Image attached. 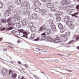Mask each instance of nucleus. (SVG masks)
Masks as SVG:
<instances>
[{
    "mask_svg": "<svg viewBox=\"0 0 79 79\" xmlns=\"http://www.w3.org/2000/svg\"><path fill=\"white\" fill-rule=\"evenodd\" d=\"M12 15L13 16H15V17H10L7 20V23H8V26L12 25V23H15L16 21V18L18 17V12L16 10H14V12L12 14Z\"/></svg>",
    "mask_w": 79,
    "mask_h": 79,
    "instance_id": "nucleus-1",
    "label": "nucleus"
},
{
    "mask_svg": "<svg viewBox=\"0 0 79 79\" xmlns=\"http://www.w3.org/2000/svg\"><path fill=\"white\" fill-rule=\"evenodd\" d=\"M20 32H22V33L23 35L21 36V37H24V38H26V39H27L28 38V37H27L28 33L26 31H23V30H21L19 31H16L15 32V34L17 35H19L20 34Z\"/></svg>",
    "mask_w": 79,
    "mask_h": 79,
    "instance_id": "nucleus-2",
    "label": "nucleus"
},
{
    "mask_svg": "<svg viewBox=\"0 0 79 79\" xmlns=\"http://www.w3.org/2000/svg\"><path fill=\"white\" fill-rule=\"evenodd\" d=\"M21 6L22 7H25L28 10L30 9V5L27 3L26 1H23V3L21 5Z\"/></svg>",
    "mask_w": 79,
    "mask_h": 79,
    "instance_id": "nucleus-3",
    "label": "nucleus"
},
{
    "mask_svg": "<svg viewBox=\"0 0 79 79\" xmlns=\"http://www.w3.org/2000/svg\"><path fill=\"white\" fill-rule=\"evenodd\" d=\"M47 27L45 25H43L42 27H41L39 30H38V32H40L42 31H45V30H47Z\"/></svg>",
    "mask_w": 79,
    "mask_h": 79,
    "instance_id": "nucleus-4",
    "label": "nucleus"
},
{
    "mask_svg": "<svg viewBox=\"0 0 79 79\" xmlns=\"http://www.w3.org/2000/svg\"><path fill=\"white\" fill-rule=\"evenodd\" d=\"M70 0H67V1H63L61 2V4L62 5H64V4L65 5H68V4H69L70 3Z\"/></svg>",
    "mask_w": 79,
    "mask_h": 79,
    "instance_id": "nucleus-5",
    "label": "nucleus"
},
{
    "mask_svg": "<svg viewBox=\"0 0 79 79\" xmlns=\"http://www.w3.org/2000/svg\"><path fill=\"white\" fill-rule=\"evenodd\" d=\"M2 72L3 75L5 76L8 73V70L7 69H2Z\"/></svg>",
    "mask_w": 79,
    "mask_h": 79,
    "instance_id": "nucleus-6",
    "label": "nucleus"
},
{
    "mask_svg": "<svg viewBox=\"0 0 79 79\" xmlns=\"http://www.w3.org/2000/svg\"><path fill=\"white\" fill-rule=\"evenodd\" d=\"M40 6V2L39 1L35 2L34 3V6H35V7H39Z\"/></svg>",
    "mask_w": 79,
    "mask_h": 79,
    "instance_id": "nucleus-7",
    "label": "nucleus"
},
{
    "mask_svg": "<svg viewBox=\"0 0 79 79\" xmlns=\"http://www.w3.org/2000/svg\"><path fill=\"white\" fill-rule=\"evenodd\" d=\"M10 12H11V11H10L8 10H6L4 14L5 16H8L10 14Z\"/></svg>",
    "mask_w": 79,
    "mask_h": 79,
    "instance_id": "nucleus-8",
    "label": "nucleus"
},
{
    "mask_svg": "<svg viewBox=\"0 0 79 79\" xmlns=\"http://www.w3.org/2000/svg\"><path fill=\"white\" fill-rule=\"evenodd\" d=\"M46 6L49 8H52L53 7V5L50 3H48L46 5Z\"/></svg>",
    "mask_w": 79,
    "mask_h": 79,
    "instance_id": "nucleus-9",
    "label": "nucleus"
},
{
    "mask_svg": "<svg viewBox=\"0 0 79 79\" xmlns=\"http://www.w3.org/2000/svg\"><path fill=\"white\" fill-rule=\"evenodd\" d=\"M30 29L32 32H35L36 31V28L34 26L31 27Z\"/></svg>",
    "mask_w": 79,
    "mask_h": 79,
    "instance_id": "nucleus-10",
    "label": "nucleus"
},
{
    "mask_svg": "<svg viewBox=\"0 0 79 79\" xmlns=\"http://www.w3.org/2000/svg\"><path fill=\"white\" fill-rule=\"evenodd\" d=\"M32 18L33 19H36L37 18V15L35 13H33L32 15Z\"/></svg>",
    "mask_w": 79,
    "mask_h": 79,
    "instance_id": "nucleus-11",
    "label": "nucleus"
},
{
    "mask_svg": "<svg viewBox=\"0 0 79 79\" xmlns=\"http://www.w3.org/2000/svg\"><path fill=\"white\" fill-rule=\"evenodd\" d=\"M73 24V22L69 20L67 21L66 23V24L67 26H71Z\"/></svg>",
    "mask_w": 79,
    "mask_h": 79,
    "instance_id": "nucleus-12",
    "label": "nucleus"
},
{
    "mask_svg": "<svg viewBox=\"0 0 79 79\" xmlns=\"http://www.w3.org/2000/svg\"><path fill=\"white\" fill-rule=\"evenodd\" d=\"M28 24V21L27 20H24L22 22V24L23 26L24 25H27Z\"/></svg>",
    "mask_w": 79,
    "mask_h": 79,
    "instance_id": "nucleus-13",
    "label": "nucleus"
},
{
    "mask_svg": "<svg viewBox=\"0 0 79 79\" xmlns=\"http://www.w3.org/2000/svg\"><path fill=\"white\" fill-rule=\"evenodd\" d=\"M33 25H34V23L33 22H31L29 23L28 26V28H31L32 27H33Z\"/></svg>",
    "mask_w": 79,
    "mask_h": 79,
    "instance_id": "nucleus-14",
    "label": "nucleus"
},
{
    "mask_svg": "<svg viewBox=\"0 0 79 79\" xmlns=\"http://www.w3.org/2000/svg\"><path fill=\"white\" fill-rule=\"evenodd\" d=\"M46 40L48 42H52L53 40V39L50 36H48L46 38Z\"/></svg>",
    "mask_w": 79,
    "mask_h": 79,
    "instance_id": "nucleus-15",
    "label": "nucleus"
},
{
    "mask_svg": "<svg viewBox=\"0 0 79 79\" xmlns=\"http://www.w3.org/2000/svg\"><path fill=\"white\" fill-rule=\"evenodd\" d=\"M21 0H15V4L17 5H21Z\"/></svg>",
    "mask_w": 79,
    "mask_h": 79,
    "instance_id": "nucleus-16",
    "label": "nucleus"
},
{
    "mask_svg": "<svg viewBox=\"0 0 79 79\" xmlns=\"http://www.w3.org/2000/svg\"><path fill=\"white\" fill-rule=\"evenodd\" d=\"M47 13V10L45 9H43L41 12L42 15H45Z\"/></svg>",
    "mask_w": 79,
    "mask_h": 79,
    "instance_id": "nucleus-17",
    "label": "nucleus"
},
{
    "mask_svg": "<svg viewBox=\"0 0 79 79\" xmlns=\"http://www.w3.org/2000/svg\"><path fill=\"white\" fill-rule=\"evenodd\" d=\"M70 6L71 7V8H75V7H76V9H77V10H79V5H77L76 6L75 5H70Z\"/></svg>",
    "mask_w": 79,
    "mask_h": 79,
    "instance_id": "nucleus-18",
    "label": "nucleus"
},
{
    "mask_svg": "<svg viewBox=\"0 0 79 79\" xmlns=\"http://www.w3.org/2000/svg\"><path fill=\"white\" fill-rule=\"evenodd\" d=\"M23 14L24 15H26L27 16H29V15H30V11H24L23 12Z\"/></svg>",
    "mask_w": 79,
    "mask_h": 79,
    "instance_id": "nucleus-19",
    "label": "nucleus"
},
{
    "mask_svg": "<svg viewBox=\"0 0 79 79\" xmlns=\"http://www.w3.org/2000/svg\"><path fill=\"white\" fill-rule=\"evenodd\" d=\"M62 37H63V40L64 41H66L68 40V38H67V36H65L64 35H62Z\"/></svg>",
    "mask_w": 79,
    "mask_h": 79,
    "instance_id": "nucleus-20",
    "label": "nucleus"
},
{
    "mask_svg": "<svg viewBox=\"0 0 79 79\" xmlns=\"http://www.w3.org/2000/svg\"><path fill=\"white\" fill-rule=\"evenodd\" d=\"M35 11L36 13H40V11H41V9L39 8H35Z\"/></svg>",
    "mask_w": 79,
    "mask_h": 79,
    "instance_id": "nucleus-21",
    "label": "nucleus"
},
{
    "mask_svg": "<svg viewBox=\"0 0 79 79\" xmlns=\"http://www.w3.org/2000/svg\"><path fill=\"white\" fill-rule=\"evenodd\" d=\"M63 14V13L62 12H61L60 11H59L58 12V13L57 14H56L55 15L56 16H61V15H62Z\"/></svg>",
    "mask_w": 79,
    "mask_h": 79,
    "instance_id": "nucleus-22",
    "label": "nucleus"
},
{
    "mask_svg": "<svg viewBox=\"0 0 79 79\" xmlns=\"http://www.w3.org/2000/svg\"><path fill=\"white\" fill-rule=\"evenodd\" d=\"M8 10L10 11H12L13 10V7L11 6H10L8 7Z\"/></svg>",
    "mask_w": 79,
    "mask_h": 79,
    "instance_id": "nucleus-23",
    "label": "nucleus"
},
{
    "mask_svg": "<svg viewBox=\"0 0 79 79\" xmlns=\"http://www.w3.org/2000/svg\"><path fill=\"white\" fill-rule=\"evenodd\" d=\"M17 76V74L15 72L13 73V74L12 75L11 77L13 78H15Z\"/></svg>",
    "mask_w": 79,
    "mask_h": 79,
    "instance_id": "nucleus-24",
    "label": "nucleus"
},
{
    "mask_svg": "<svg viewBox=\"0 0 79 79\" xmlns=\"http://www.w3.org/2000/svg\"><path fill=\"white\" fill-rule=\"evenodd\" d=\"M16 18H17V21L19 23H20V22L22 21V19H21V18L19 17V16H18V17Z\"/></svg>",
    "mask_w": 79,
    "mask_h": 79,
    "instance_id": "nucleus-25",
    "label": "nucleus"
},
{
    "mask_svg": "<svg viewBox=\"0 0 79 79\" xmlns=\"http://www.w3.org/2000/svg\"><path fill=\"white\" fill-rule=\"evenodd\" d=\"M58 27L59 29H61L63 28V25L61 23H59L58 24Z\"/></svg>",
    "mask_w": 79,
    "mask_h": 79,
    "instance_id": "nucleus-26",
    "label": "nucleus"
},
{
    "mask_svg": "<svg viewBox=\"0 0 79 79\" xmlns=\"http://www.w3.org/2000/svg\"><path fill=\"white\" fill-rule=\"evenodd\" d=\"M51 29L52 31H55V29H56L55 26L54 25H52L51 27Z\"/></svg>",
    "mask_w": 79,
    "mask_h": 79,
    "instance_id": "nucleus-27",
    "label": "nucleus"
},
{
    "mask_svg": "<svg viewBox=\"0 0 79 79\" xmlns=\"http://www.w3.org/2000/svg\"><path fill=\"white\" fill-rule=\"evenodd\" d=\"M48 21L49 23L50 24H53V20H52V19H49L48 20Z\"/></svg>",
    "mask_w": 79,
    "mask_h": 79,
    "instance_id": "nucleus-28",
    "label": "nucleus"
},
{
    "mask_svg": "<svg viewBox=\"0 0 79 79\" xmlns=\"http://www.w3.org/2000/svg\"><path fill=\"white\" fill-rule=\"evenodd\" d=\"M56 20L57 21H60L61 20V17L60 16H57Z\"/></svg>",
    "mask_w": 79,
    "mask_h": 79,
    "instance_id": "nucleus-29",
    "label": "nucleus"
},
{
    "mask_svg": "<svg viewBox=\"0 0 79 79\" xmlns=\"http://www.w3.org/2000/svg\"><path fill=\"white\" fill-rule=\"evenodd\" d=\"M51 30L50 29H48L47 31L46 32L47 33L48 35L49 34H50L51 33Z\"/></svg>",
    "mask_w": 79,
    "mask_h": 79,
    "instance_id": "nucleus-30",
    "label": "nucleus"
},
{
    "mask_svg": "<svg viewBox=\"0 0 79 79\" xmlns=\"http://www.w3.org/2000/svg\"><path fill=\"white\" fill-rule=\"evenodd\" d=\"M46 38V36H41V40H45V39Z\"/></svg>",
    "mask_w": 79,
    "mask_h": 79,
    "instance_id": "nucleus-31",
    "label": "nucleus"
},
{
    "mask_svg": "<svg viewBox=\"0 0 79 79\" xmlns=\"http://www.w3.org/2000/svg\"><path fill=\"white\" fill-rule=\"evenodd\" d=\"M60 42V41L57 40V38H55V40L53 41L54 43H58V42Z\"/></svg>",
    "mask_w": 79,
    "mask_h": 79,
    "instance_id": "nucleus-32",
    "label": "nucleus"
},
{
    "mask_svg": "<svg viewBox=\"0 0 79 79\" xmlns=\"http://www.w3.org/2000/svg\"><path fill=\"white\" fill-rule=\"evenodd\" d=\"M78 15V13H75L74 14H73L72 15V16H74L75 17H77V16H76L75 15Z\"/></svg>",
    "mask_w": 79,
    "mask_h": 79,
    "instance_id": "nucleus-33",
    "label": "nucleus"
},
{
    "mask_svg": "<svg viewBox=\"0 0 79 79\" xmlns=\"http://www.w3.org/2000/svg\"><path fill=\"white\" fill-rule=\"evenodd\" d=\"M16 26L17 28H20V24L19 23H17L16 24Z\"/></svg>",
    "mask_w": 79,
    "mask_h": 79,
    "instance_id": "nucleus-34",
    "label": "nucleus"
},
{
    "mask_svg": "<svg viewBox=\"0 0 79 79\" xmlns=\"http://www.w3.org/2000/svg\"><path fill=\"white\" fill-rule=\"evenodd\" d=\"M34 37H35L34 34H31V36L30 37V38L31 39H33L34 38Z\"/></svg>",
    "mask_w": 79,
    "mask_h": 79,
    "instance_id": "nucleus-35",
    "label": "nucleus"
},
{
    "mask_svg": "<svg viewBox=\"0 0 79 79\" xmlns=\"http://www.w3.org/2000/svg\"><path fill=\"white\" fill-rule=\"evenodd\" d=\"M65 35L67 36V35H70V32H66L65 33Z\"/></svg>",
    "mask_w": 79,
    "mask_h": 79,
    "instance_id": "nucleus-36",
    "label": "nucleus"
},
{
    "mask_svg": "<svg viewBox=\"0 0 79 79\" xmlns=\"http://www.w3.org/2000/svg\"><path fill=\"white\" fill-rule=\"evenodd\" d=\"M15 73V71H12L11 69H10L9 70V74H12V73Z\"/></svg>",
    "mask_w": 79,
    "mask_h": 79,
    "instance_id": "nucleus-37",
    "label": "nucleus"
},
{
    "mask_svg": "<svg viewBox=\"0 0 79 79\" xmlns=\"http://www.w3.org/2000/svg\"><path fill=\"white\" fill-rule=\"evenodd\" d=\"M13 29V27H11L9 28H7L6 30L7 31H10V30H11V29Z\"/></svg>",
    "mask_w": 79,
    "mask_h": 79,
    "instance_id": "nucleus-38",
    "label": "nucleus"
},
{
    "mask_svg": "<svg viewBox=\"0 0 79 79\" xmlns=\"http://www.w3.org/2000/svg\"><path fill=\"white\" fill-rule=\"evenodd\" d=\"M1 23H5L6 21L4 19H1Z\"/></svg>",
    "mask_w": 79,
    "mask_h": 79,
    "instance_id": "nucleus-39",
    "label": "nucleus"
},
{
    "mask_svg": "<svg viewBox=\"0 0 79 79\" xmlns=\"http://www.w3.org/2000/svg\"><path fill=\"white\" fill-rule=\"evenodd\" d=\"M60 32H61V33H62V32H63L64 31V28H62L60 29Z\"/></svg>",
    "mask_w": 79,
    "mask_h": 79,
    "instance_id": "nucleus-40",
    "label": "nucleus"
},
{
    "mask_svg": "<svg viewBox=\"0 0 79 79\" xmlns=\"http://www.w3.org/2000/svg\"><path fill=\"white\" fill-rule=\"evenodd\" d=\"M68 7H71V6H69L68 7V6H65L64 8V10H68Z\"/></svg>",
    "mask_w": 79,
    "mask_h": 79,
    "instance_id": "nucleus-41",
    "label": "nucleus"
},
{
    "mask_svg": "<svg viewBox=\"0 0 79 79\" xmlns=\"http://www.w3.org/2000/svg\"><path fill=\"white\" fill-rule=\"evenodd\" d=\"M51 8V10L52 11L54 12V11H56V9H55V8L52 7Z\"/></svg>",
    "mask_w": 79,
    "mask_h": 79,
    "instance_id": "nucleus-42",
    "label": "nucleus"
},
{
    "mask_svg": "<svg viewBox=\"0 0 79 79\" xmlns=\"http://www.w3.org/2000/svg\"><path fill=\"white\" fill-rule=\"evenodd\" d=\"M3 4L1 2H0V8H3Z\"/></svg>",
    "mask_w": 79,
    "mask_h": 79,
    "instance_id": "nucleus-43",
    "label": "nucleus"
},
{
    "mask_svg": "<svg viewBox=\"0 0 79 79\" xmlns=\"http://www.w3.org/2000/svg\"><path fill=\"white\" fill-rule=\"evenodd\" d=\"M22 65H23V66H24L25 67H26V68H27L29 67V65L24 64H22Z\"/></svg>",
    "mask_w": 79,
    "mask_h": 79,
    "instance_id": "nucleus-44",
    "label": "nucleus"
},
{
    "mask_svg": "<svg viewBox=\"0 0 79 79\" xmlns=\"http://www.w3.org/2000/svg\"><path fill=\"white\" fill-rule=\"evenodd\" d=\"M70 28L71 29H73L74 27V26H73V25H72L70 26Z\"/></svg>",
    "mask_w": 79,
    "mask_h": 79,
    "instance_id": "nucleus-45",
    "label": "nucleus"
},
{
    "mask_svg": "<svg viewBox=\"0 0 79 79\" xmlns=\"http://www.w3.org/2000/svg\"><path fill=\"white\" fill-rule=\"evenodd\" d=\"M41 35H42V36H45V33H43L41 34Z\"/></svg>",
    "mask_w": 79,
    "mask_h": 79,
    "instance_id": "nucleus-46",
    "label": "nucleus"
},
{
    "mask_svg": "<svg viewBox=\"0 0 79 79\" xmlns=\"http://www.w3.org/2000/svg\"><path fill=\"white\" fill-rule=\"evenodd\" d=\"M64 22H66V21H68V20L65 18H64Z\"/></svg>",
    "mask_w": 79,
    "mask_h": 79,
    "instance_id": "nucleus-47",
    "label": "nucleus"
},
{
    "mask_svg": "<svg viewBox=\"0 0 79 79\" xmlns=\"http://www.w3.org/2000/svg\"><path fill=\"white\" fill-rule=\"evenodd\" d=\"M72 42H73V40H71L68 43V44H71V43H72Z\"/></svg>",
    "mask_w": 79,
    "mask_h": 79,
    "instance_id": "nucleus-48",
    "label": "nucleus"
},
{
    "mask_svg": "<svg viewBox=\"0 0 79 79\" xmlns=\"http://www.w3.org/2000/svg\"><path fill=\"white\" fill-rule=\"evenodd\" d=\"M65 18H66V19L68 20V19H69V17L68 16H66V17H65Z\"/></svg>",
    "mask_w": 79,
    "mask_h": 79,
    "instance_id": "nucleus-49",
    "label": "nucleus"
},
{
    "mask_svg": "<svg viewBox=\"0 0 79 79\" xmlns=\"http://www.w3.org/2000/svg\"><path fill=\"white\" fill-rule=\"evenodd\" d=\"M56 39H57V40L60 41V38L59 37H57L56 38Z\"/></svg>",
    "mask_w": 79,
    "mask_h": 79,
    "instance_id": "nucleus-50",
    "label": "nucleus"
},
{
    "mask_svg": "<svg viewBox=\"0 0 79 79\" xmlns=\"http://www.w3.org/2000/svg\"><path fill=\"white\" fill-rule=\"evenodd\" d=\"M48 15L51 17H52V14L48 13Z\"/></svg>",
    "mask_w": 79,
    "mask_h": 79,
    "instance_id": "nucleus-51",
    "label": "nucleus"
},
{
    "mask_svg": "<svg viewBox=\"0 0 79 79\" xmlns=\"http://www.w3.org/2000/svg\"><path fill=\"white\" fill-rule=\"evenodd\" d=\"M1 30H2V31H5V27L2 28Z\"/></svg>",
    "mask_w": 79,
    "mask_h": 79,
    "instance_id": "nucleus-52",
    "label": "nucleus"
},
{
    "mask_svg": "<svg viewBox=\"0 0 79 79\" xmlns=\"http://www.w3.org/2000/svg\"><path fill=\"white\" fill-rule=\"evenodd\" d=\"M39 0H33L34 2H39Z\"/></svg>",
    "mask_w": 79,
    "mask_h": 79,
    "instance_id": "nucleus-53",
    "label": "nucleus"
},
{
    "mask_svg": "<svg viewBox=\"0 0 79 79\" xmlns=\"http://www.w3.org/2000/svg\"><path fill=\"white\" fill-rule=\"evenodd\" d=\"M59 42L60 44H63V42L62 41H59Z\"/></svg>",
    "mask_w": 79,
    "mask_h": 79,
    "instance_id": "nucleus-54",
    "label": "nucleus"
},
{
    "mask_svg": "<svg viewBox=\"0 0 79 79\" xmlns=\"http://www.w3.org/2000/svg\"><path fill=\"white\" fill-rule=\"evenodd\" d=\"M18 43H20V42H21V40H18Z\"/></svg>",
    "mask_w": 79,
    "mask_h": 79,
    "instance_id": "nucleus-55",
    "label": "nucleus"
},
{
    "mask_svg": "<svg viewBox=\"0 0 79 79\" xmlns=\"http://www.w3.org/2000/svg\"><path fill=\"white\" fill-rule=\"evenodd\" d=\"M35 41H37V40H39V39L38 38H37L36 39L34 40Z\"/></svg>",
    "mask_w": 79,
    "mask_h": 79,
    "instance_id": "nucleus-56",
    "label": "nucleus"
},
{
    "mask_svg": "<svg viewBox=\"0 0 79 79\" xmlns=\"http://www.w3.org/2000/svg\"><path fill=\"white\" fill-rule=\"evenodd\" d=\"M18 63L19 64H21V62L19 61H18Z\"/></svg>",
    "mask_w": 79,
    "mask_h": 79,
    "instance_id": "nucleus-57",
    "label": "nucleus"
},
{
    "mask_svg": "<svg viewBox=\"0 0 79 79\" xmlns=\"http://www.w3.org/2000/svg\"><path fill=\"white\" fill-rule=\"evenodd\" d=\"M42 2H45V1H46V0H41Z\"/></svg>",
    "mask_w": 79,
    "mask_h": 79,
    "instance_id": "nucleus-58",
    "label": "nucleus"
},
{
    "mask_svg": "<svg viewBox=\"0 0 79 79\" xmlns=\"http://www.w3.org/2000/svg\"><path fill=\"white\" fill-rule=\"evenodd\" d=\"M15 32V31H11V33H14Z\"/></svg>",
    "mask_w": 79,
    "mask_h": 79,
    "instance_id": "nucleus-59",
    "label": "nucleus"
},
{
    "mask_svg": "<svg viewBox=\"0 0 79 79\" xmlns=\"http://www.w3.org/2000/svg\"><path fill=\"white\" fill-rule=\"evenodd\" d=\"M4 50L5 52H6V51H7V49L6 48H5V49H4Z\"/></svg>",
    "mask_w": 79,
    "mask_h": 79,
    "instance_id": "nucleus-60",
    "label": "nucleus"
},
{
    "mask_svg": "<svg viewBox=\"0 0 79 79\" xmlns=\"http://www.w3.org/2000/svg\"><path fill=\"white\" fill-rule=\"evenodd\" d=\"M40 73H42L43 74H44V75H45V74H44V73L43 72H42V71H41V72H40Z\"/></svg>",
    "mask_w": 79,
    "mask_h": 79,
    "instance_id": "nucleus-61",
    "label": "nucleus"
},
{
    "mask_svg": "<svg viewBox=\"0 0 79 79\" xmlns=\"http://www.w3.org/2000/svg\"><path fill=\"white\" fill-rule=\"evenodd\" d=\"M2 38H0V41H2Z\"/></svg>",
    "mask_w": 79,
    "mask_h": 79,
    "instance_id": "nucleus-62",
    "label": "nucleus"
},
{
    "mask_svg": "<svg viewBox=\"0 0 79 79\" xmlns=\"http://www.w3.org/2000/svg\"><path fill=\"white\" fill-rule=\"evenodd\" d=\"M78 39H79V37H77V40H78Z\"/></svg>",
    "mask_w": 79,
    "mask_h": 79,
    "instance_id": "nucleus-63",
    "label": "nucleus"
},
{
    "mask_svg": "<svg viewBox=\"0 0 79 79\" xmlns=\"http://www.w3.org/2000/svg\"><path fill=\"white\" fill-rule=\"evenodd\" d=\"M77 49H78V50H79V46L77 47Z\"/></svg>",
    "mask_w": 79,
    "mask_h": 79,
    "instance_id": "nucleus-64",
    "label": "nucleus"
}]
</instances>
